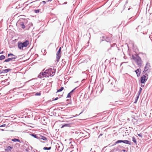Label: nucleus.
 Instances as JSON below:
<instances>
[{"instance_id":"nucleus-39","label":"nucleus","mask_w":152,"mask_h":152,"mask_svg":"<svg viewBox=\"0 0 152 152\" xmlns=\"http://www.w3.org/2000/svg\"><path fill=\"white\" fill-rule=\"evenodd\" d=\"M131 19H132V21H134L135 20V19H134V18H132V17L129 19V20H130Z\"/></svg>"},{"instance_id":"nucleus-15","label":"nucleus","mask_w":152,"mask_h":152,"mask_svg":"<svg viewBox=\"0 0 152 152\" xmlns=\"http://www.w3.org/2000/svg\"><path fill=\"white\" fill-rule=\"evenodd\" d=\"M72 124L71 123L69 124H64V125H63L61 128H64V127H71V126Z\"/></svg>"},{"instance_id":"nucleus-59","label":"nucleus","mask_w":152,"mask_h":152,"mask_svg":"<svg viewBox=\"0 0 152 152\" xmlns=\"http://www.w3.org/2000/svg\"><path fill=\"white\" fill-rule=\"evenodd\" d=\"M42 50H43V49H42V50H41V51H42Z\"/></svg>"},{"instance_id":"nucleus-47","label":"nucleus","mask_w":152,"mask_h":152,"mask_svg":"<svg viewBox=\"0 0 152 152\" xmlns=\"http://www.w3.org/2000/svg\"><path fill=\"white\" fill-rule=\"evenodd\" d=\"M67 2H65L64 3V4H67Z\"/></svg>"},{"instance_id":"nucleus-55","label":"nucleus","mask_w":152,"mask_h":152,"mask_svg":"<svg viewBox=\"0 0 152 152\" xmlns=\"http://www.w3.org/2000/svg\"><path fill=\"white\" fill-rule=\"evenodd\" d=\"M1 130H2V131H4V129H1Z\"/></svg>"},{"instance_id":"nucleus-45","label":"nucleus","mask_w":152,"mask_h":152,"mask_svg":"<svg viewBox=\"0 0 152 152\" xmlns=\"http://www.w3.org/2000/svg\"><path fill=\"white\" fill-rule=\"evenodd\" d=\"M122 151H123V152H125V151H126V150H124V149H123L122 150Z\"/></svg>"},{"instance_id":"nucleus-58","label":"nucleus","mask_w":152,"mask_h":152,"mask_svg":"<svg viewBox=\"0 0 152 152\" xmlns=\"http://www.w3.org/2000/svg\"><path fill=\"white\" fill-rule=\"evenodd\" d=\"M42 50H43V49H42V50H41V51H42Z\"/></svg>"},{"instance_id":"nucleus-8","label":"nucleus","mask_w":152,"mask_h":152,"mask_svg":"<svg viewBox=\"0 0 152 152\" xmlns=\"http://www.w3.org/2000/svg\"><path fill=\"white\" fill-rule=\"evenodd\" d=\"M39 140L42 143H44L45 142L42 141V140H47V138L45 136H42L40 134H39Z\"/></svg>"},{"instance_id":"nucleus-2","label":"nucleus","mask_w":152,"mask_h":152,"mask_svg":"<svg viewBox=\"0 0 152 152\" xmlns=\"http://www.w3.org/2000/svg\"><path fill=\"white\" fill-rule=\"evenodd\" d=\"M132 59L136 62L137 65L139 67H140L142 65V60L141 58L138 55L135 56L133 55L132 56Z\"/></svg>"},{"instance_id":"nucleus-13","label":"nucleus","mask_w":152,"mask_h":152,"mask_svg":"<svg viewBox=\"0 0 152 152\" xmlns=\"http://www.w3.org/2000/svg\"><path fill=\"white\" fill-rule=\"evenodd\" d=\"M141 71V69L140 68L134 71L137 74V76L138 77H139L140 76Z\"/></svg>"},{"instance_id":"nucleus-23","label":"nucleus","mask_w":152,"mask_h":152,"mask_svg":"<svg viewBox=\"0 0 152 152\" xmlns=\"http://www.w3.org/2000/svg\"><path fill=\"white\" fill-rule=\"evenodd\" d=\"M132 141L134 143L136 144H137V142L136 138L134 137H133L132 138Z\"/></svg>"},{"instance_id":"nucleus-20","label":"nucleus","mask_w":152,"mask_h":152,"mask_svg":"<svg viewBox=\"0 0 152 152\" xmlns=\"http://www.w3.org/2000/svg\"><path fill=\"white\" fill-rule=\"evenodd\" d=\"M147 70V69H146L144 68V70L143 71L142 73L143 74H144L146 76H148V75L147 73H149V72H148V71Z\"/></svg>"},{"instance_id":"nucleus-60","label":"nucleus","mask_w":152,"mask_h":152,"mask_svg":"<svg viewBox=\"0 0 152 152\" xmlns=\"http://www.w3.org/2000/svg\"><path fill=\"white\" fill-rule=\"evenodd\" d=\"M42 50H43V49H42V50H41V51H42Z\"/></svg>"},{"instance_id":"nucleus-41","label":"nucleus","mask_w":152,"mask_h":152,"mask_svg":"<svg viewBox=\"0 0 152 152\" xmlns=\"http://www.w3.org/2000/svg\"><path fill=\"white\" fill-rule=\"evenodd\" d=\"M3 73V70H0V74Z\"/></svg>"},{"instance_id":"nucleus-38","label":"nucleus","mask_w":152,"mask_h":152,"mask_svg":"<svg viewBox=\"0 0 152 152\" xmlns=\"http://www.w3.org/2000/svg\"><path fill=\"white\" fill-rule=\"evenodd\" d=\"M58 97H56L54 99H53L52 100L53 101H55L57 100L58 99Z\"/></svg>"},{"instance_id":"nucleus-14","label":"nucleus","mask_w":152,"mask_h":152,"mask_svg":"<svg viewBox=\"0 0 152 152\" xmlns=\"http://www.w3.org/2000/svg\"><path fill=\"white\" fill-rule=\"evenodd\" d=\"M30 135L34 137L39 140V134H37L34 133H31L30 134Z\"/></svg>"},{"instance_id":"nucleus-42","label":"nucleus","mask_w":152,"mask_h":152,"mask_svg":"<svg viewBox=\"0 0 152 152\" xmlns=\"http://www.w3.org/2000/svg\"><path fill=\"white\" fill-rule=\"evenodd\" d=\"M103 135L102 134H100V135L98 136V138L99 137L101 136H102Z\"/></svg>"},{"instance_id":"nucleus-34","label":"nucleus","mask_w":152,"mask_h":152,"mask_svg":"<svg viewBox=\"0 0 152 152\" xmlns=\"http://www.w3.org/2000/svg\"><path fill=\"white\" fill-rule=\"evenodd\" d=\"M10 56H15V55H14L12 53H9L8 55V57H9Z\"/></svg>"},{"instance_id":"nucleus-57","label":"nucleus","mask_w":152,"mask_h":152,"mask_svg":"<svg viewBox=\"0 0 152 152\" xmlns=\"http://www.w3.org/2000/svg\"><path fill=\"white\" fill-rule=\"evenodd\" d=\"M42 50H43V49H42V50H41V51H42Z\"/></svg>"},{"instance_id":"nucleus-52","label":"nucleus","mask_w":152,"mask_h":152,"mask_svg":"<svg viewBox=\"0 0 152 152\" xmlns=\"http://www.w3.org/2000/svg\"><path fill=\"white\" fill-rule=\"evenodd\" d=\"M113 83H111V85H113Z\"/></svg>"},{"instance_id":"nucleus-32","label":"nucleus","mask_w":152,"mask_h":152,"mask_svg":"<svg viewBox=\"0 0 152 152\" xmlns=\"http://www.w3.org/2000/svg\"><path fill=\"white\" fill-rule=\"evenodd\" d=\"M40 10V9H39L38 10H35L34 11L35 13H37L39 12Z\"/></svg>"},{"instance_id":"nucleus-3","label":"nucleus","mask_w":152,"mask_h":152,"mask_svg":"<svg viewBox=\"0 0 152 152\" xmlns=\"http://www.w3.org/2000/svg\"><path fill=\"white\" fill-rule=\"evenodd\" d=\"M45 71L46 72L45 76L47 77H48L49 76L52 77L54 76L55 73L56 69L54 68H49Z\"/></svg>"},{"instance_id":"nucleus-21","label":"nucleus","mask_w":152,"mask_h":152,"mask_svg":"<svg viewBox=\"0 0 152 152\" xmlns=\"http://www.w3.org/2000/svg\"><path fill=\"white\" fill-rule=\"evenodd\" d=\"M11 70V69H4L3 70V73H6L9 72Z\"/></svg>"},{"instance_id":"nucleus-5","label":"nucleus","mask_w":152,"mask_h":152,"mask_svg":"<svg viewBox=\"0 0 152 152\" xmlns=\"http://www.w3.org/2000/svg\"><path fill=\"white\" fill-rule=\"evenodd\" d=\"M148 76L143 75L141 77L140 82L141 84L145 83L148 80Z\"/></svg>"},{"instance_id":"nucleus-29","label":"nucleus","mask_w":152,"mask_h":152,"mask_svg":"<svg viewBox=\"0 0 152 152\" xmlns=\"http://www.w3.org/2000/svg\"><path fill=\"white\" fill-rule=\"evenodd\" d=\"M142 90V88L141 87H140L139 90L137 94V95H138L139 96H140V94L141 93V92Z\"/></svg>"},{"instance_id":"nucleus-49","label":"nucleus","mask_w":152,"mask_h":152,"mask_svg":"<svg viewBox=\"0 0 152 152\" xmlns=\"http://www.w3.org/2000/svg\"><path fill=\"white\" fill-rule=\"evenodd\" d=\"M131 9V8H128V10H129Z\"/></svg>"},{"instance_id":"nucleus-9","label":"nucleus","mask_w":152,"mask_h":152,"mask_svg":"<svg viewBox=\"0 0 152 152\" xmlns=\"http://www.w3.org/2000/svg\"><path fill=\"white\" fill-rule=\"evenodd\" d=\"M46 75V71H45L43 72H41L39 75H38V77L40 78H41L42 77H47L45 76Z\"/></svg>"},{"instance_id":"nucleus-40","label":"nucleus","mask_w":152,"mask_h":152,"mask_svg":"<svg viewBox=\"0 0 152 152\" xmlns=\"http://www.w3.org/2000/svg\"><path fill=\"white\" fill-rule=\"evenodd\" d=\"M42 2L43 4H45L46 3V2L45 1H42Z\"/></svg>"},{"instance_id":"nucleus-54","label":"nucleus","mask_w":152,"mask_h":152,"mask_svg":"<svg viewBox=\"0 0 152 152\" xmlns=\"http://www.w3.org/2000/svg\"><path fill=\"white\" fill-rule=\"evenodd\" d=\"M35 150L36 151H37V150L36 149H35Z\"/></svg>"},{"instance_id":"nucleus-18","label":"nucleus","mask_w":152,"mask_h":152,"mask_svg":"<svg viewBox=\"0 0 152 152\" xmlns=\"http://www.w3.org/2000/svg\"><path fill=\"white\" fill-rule=\"evenodd\" d=\"M85 56L86 58H87V59L83 61V62L84 63H87L88 62V60H90L89 57L88 55H86Z\"/></svg>"},{"instance_id":"nucleus-24","label":"nucleus","mask_w":152,"mask_h":152,"mask_svg":"<svg viewBox=\"0 0 152 152\" xmlns=\"http://www.w3.org/2000/svg\"><path fill=\"white\" fill-rule=\"evenodd\" d=\"M139 96H139L138 95H137V96H136V99H135V101L134 102V103H136L137 102V100H138V99H139Z\"/></svg>"},{"instance_id":"nucleus-16","label":"nucleus","mask_w":152,"mask_h":152,"mask_svg":"<svg viewBox=\"0 0 152 152\" xmlns=\"http://www.w3.org/2000/svg\"><path fill=\"white\" fill-rule=\"evenodd\" d=\"M45 118H46L45 116L43 117L41 120L42 123L44 125H46L47 124V122H45Z\"/></svg>"},{"instance_id":"nucleus-27","label":"nucleus","mask_w":152,"mask_h":152,"mask_svg":"<svg viewBox=\"0 0 152 152\" xmlns=\"http://www.w3.org/2000/svg\"><path fill=\"white\" fill-rule=\"evenodd\" d=\"M62 64H61V65L62 66H64L65 65L66 61L64 59H62Z\"/></svg>"},{"instance_id":"nucleus-28","label":"nucleus","mask_w":152,"mask_h":152,"mask_svg":"<svg viewBox=\"0 0 152 152\" xmlns=\"http://www.w3.org/2000/svg\"><path fill=\"white\" fill-rule=\"evenodd\" d=\"M51 148V146L49 147H44L43 148V149L45 150H50Z\"/></svg>"},{"instance_id":"nucleus-17","label":"nucleus","mask_w":152,"mask_h":152,"mask_svg":"<svg viewBox=\"0 0 152 152\" xmlns=\"http://www.w3.org/2000/svg\"><path fill=\"white\" fill-rule=\"evenodd\" d=\"M12 148V147L10 146H8L7 147V148L5 149V151L7 152L10 151Z\"/></svg>"},{"instance_id":"nucleus-37","label":"nucleus","mask_w":152,"mask_h":152,"mask_svg":"<svg viewBox=\"0 0 152 152\" xmlns=\"http://www.w3.org/2000/svg\"><path fill=\"white\" fill-rule=\"evenodd\" d=\"M6 125L5 124H4L1 125L0 126V127H5L6 126Z\"/></svg>"},{"instance_id":"nucleus-50","label":"nucleus","mask_w":152,"mask_h":152,"mask_svg":"<svg viewBox=\"0 0 152 152\" xmlns=\"http://www.w3.org/2000/svg\"><path fill=\"white\" fill-rule=\"evenodd\" d=\"M72 143V142H69V144H71Z\"/></svg>"},{"instance_id":"nucleus-25","label":"nucleus","mask_w":152,"mask_h":152,"mask_svg":"<svg viewBox=\"0 0 152 152\" xmlns=\"http://www.w3.org/2000/svg\"><path fill=\"white\" fill-rule=\"evenodd\" d=\"M64 89V88L63 87H61L59 89H58L57 90L56 93L61 91Z\"/></svg>"},{"instance_id":"nucleus-44","label":"nucleus","mask_w":152,"mask_h":152,"mask_svg":"<svg viewBox=\"0 0 152 152\" xmlns=\"http://www.w3.org/2000/svg\"><path fill=\"white\" fill-rule=\"evenodd\" d=\"M130 21H129L127 22V23L126 24V25H125V26H126L130 22Z\"/></svg>"},{"instance_id":"nucleus-35","label":"nucleus","mask_w":152,"mask_h":152,"mask_svg":"<svg viewBox=\"0 0 152 152\" xmlns=\"http://www.w3.org/2000/svg\"><path fill=\"white\" fill-rule=\"evenodd\" d=\"M118 143H119V142H117V141L115 142L114 144H113V145H110V146H114L116 144H118Z\"/></svg>"},{"instance_id":"nucleus-48","label":"nucleus","mask_w":152,"mask_h":152,"mask_svg":"<svg viewBox=\"0 0 152 152\" xmlns=\"http://www.w3.org/2000/svg\"><path fill=\"white\" fill-rule=\"evenodd\" d=\"M52 0H48V1H51Z\"/></svg>"},{"instance_id":"nucleus-12","label":"nucleus","mask_w":152,"mask_h":152,"mask_svg":"<svg viewBox=\"0 0 152 152\" xmlns=\"http://www.w3.org/2000/svg\"><path fill=\"white\" fill-rule=\"evenodd\" d=\"M77 87H76L73 90H72L70 92H69L67 94L66 96V98H71V95H72V93L74 92L75 90L76 89Z\"/></svg>"},{"instance_id":"nucleus-33","label":"nucleus","mask_w":152,"mask_h":152,"mask_svg":"<svg viewBox=\"0 0 152 152\" xmlns=\"http://www.w3.org/2000/svg\"><path fill=\"white\" fill-rule=\"evenodd\" d=\"M137 135L141 137V138H142V134L141 133L139 134H137Z\"/></svg>"},{"instance_id":"nucleus-19","label":"nucleus","mask_w":152,"mask_h":152,"mask_svg":"<svg viewBox=\"0 0 152 152\" xmlns=\"http://www.w3.org/2000/svg\"><path fill=\"white\" fill-rule=\"evenodd\" d=\"M105 40L107 42H110L112 41V39L110 37H105Z\"/></svg>"},{"instance_id":"nucleus-1","label":"nucleus","mask_w":152,"mask_h":152,"mask_svg":"<svg viewBox=\"0 0 152 152\" xmlns=\"http://www.w3.org/2000/svg\"><path fill=\"white\" fill-rule=\"evenodd\" d=\"M29 42L28 40H26L23 42L19 41L18 42V45L20 50H23L24 47H27L29 44Z\"/></svg>"},{"instance_id":"nucleus-62","label":"nucleus","mask_w":152,"mask_h":152,"mask_svg":"<svg viewBox=\"0 0 152 152\" xmlns=\"http://www.w3.org/2000/svg\"><path fill=\"white\" fill-rule=\"evenodd\" d=\"M44 50V51H45V50Z\"/></svg>"},{"instance_id":"nucleus-43","label":"nucleus","mask_w":152,"mask_h":152,"mask_svg":"<svg viewBox=\"0 0 152 152\" xmlns=\"http://www.w3.org/2000/svg\"><path fill=\"white\" fill-rule=\"evenodd\" d=\"M4 53V51H2L1 52V51L0 50V54H2Z\"/></svg>"},{"instance_id":"nucleus-56","label":"nucleus","mask_w":152,"mask_h":152,"mask_svg":"<svg viewBox=\"0 0 152 152\" xmlns=\"http://www.w3.org/2000/svg\"><path fill=\"white\" fill-rule=\"evenodd\" d=\"M4 68H7V67H6V66H5V67H4Z\"/></svg>"},{"instance_id":"nucleus-11","label":"nucleus","mask_w":152,"mask_h":152,"mask_svg":"<svg viewBox=\"0 0 152 152\" xmlns=\"http://www.w3.org/2000/svg\"><path fill=\"white\" fill-rule=\"evenodd\" d=\"M151 66L150 65V63L149 62H147L145 64V66L144 67V68L145 69H147V70L148 71V72H150L151 70L150 67Z\"/></svg>"},{"instance_id":"nucleus-7","label":"nucleus","mask_w":152,"mask_h":152,"mask_svg":"<svg viewBox=\"0 0 152 152\" xmlns=\"http://www.w3.org/2000/svg\"><path fill=\"white\" fill-rule=\"evenodd\" d=\"M117 142H119V143L121 142H123L124 143L129 144V145H131L132 143L131 142L129 141L128 140H119L117 141Z\"/></svg>"},{"instance_id":"nucleus-6","label":"nucleus","mask_w":152,"mask_h":152,"mask_svg":"<svg viewBox=\"0 0 152 152\" xmlns=\"http://www.w3.org/2000/svg\"><path fill=\"white\" fill-rule=\"evenodd\" d=\"M61 47H60L58 51L57 52L56 55V61L58 62H59L60 57H61Z\"/></svg>"},{"instance_id":"nucleus-46","label":"nucleus","mask_w":152,"mask_h":152,"mask_svg":"<svg viewBox=\"0 0 152 152\" xmlns=\"http://www.w3.org/2000/svg\"><path fill=\"white\" fill-rule=\"evenodd\" d=\"M144 86V85H141V86L142 87H143Z\"/></svg>"},{"instance_id":"nucleus-61","label":"nucleus","mask_w":152,"mask_h":152,"mask_svg":"<svg viewBox=\"0 0 152 152\" xmlns=\"http://www.w3.org/2000/svg\"><path fill=\"white\" fill-rule=\"evenodd\" d=\"M63 108H62V107H61V109H62Z\"/></svg>"},{"instance_id":"nucleus-53","label":"nucleus","mask_w":152,"mask_h":152,"mask_svg":"<svg viewBox=\"0 0 152 152\" xmlns=\"http://www.w3.org/2000/svg\"><path fill=\"white\" fill-rule=\"evenodd\" d=\"M26 151H28V149H26Z\"/></svg>"},{"instance_id":"nucleus-36","label":"nucleus","mask_w":152,"mask_h":152,"mask_svg":"<svg viewBox=\"0 0 152 152\" xmlns=\"http://www.w3.org/2000/svg\"><path fill=\"white\" fill-rule=\"evenodd\" d=\"M83 111L81 112L79 115H77V114H76L75 116H73L72 117H75L78 116V115H80V114H81V113H83Z\"/></svg>"},{"instance_id":"nucleus-22","label":"nucleus","mask_w":152,"mask_h":152,"mask_svg":"<svg viewBox=\"0 0 152 152\" xmlns=\"http://www.w3.org/2000/svg\"><path fill=\"white\" fill-rule=\"evenodd\" d=\"M11 140L12 141H13L14 142H19L20 143L21 142L20 140L19 139H17L16 138H14V139H12Z\"/></svg>"},{"instance_id":"nucleus-31","label":"nucleus","mask_w":152,"mask_h":152,"mask_svg":"<svg viewBox=\"0 0 152 152\" xmlns=\"http://www.w3.org/2000/svg\"><path fill=\"white\" fill-rule=\"evenodd\" d=\"M41 95V92H39L36 93L35 94V96H40Z\"/></svg>"},{"instance_id":"nucleus-30","label":"nucleus","mask_w":152,"mask_h":152,"mask_svg":"<svg viewBox=\"0 0 152 152\" xmlns=\"http://www.w3.org/2000/svg\"><path fill=\"white\" fill-rule=\"evenodd\" d=\"M105 37L103 36L102 37H100V40L101 41H105Z\"/></svg>"},{"instance_id":"nucleus-10","label":"nucleus","mask_w":152,"mask_h":152,"mask_svg":"<svg viewBox=\"0 0 152 152\" xmlns=\"http://www.w3.org/2000/svg\"><path fill=\"white\" fill-rule=\"evenodd\" d=\"M17 58V56H15L11 58H9L6 59L4 61V62H9L11 61H13V60H15Z\"/></svg>"},{"instance_id":"nucleus-51","label":"nucleus","mask_w":152,"mask_h":152,"mask_svg":"<svg viewBox=\"0 0 152 152\" xmlns=\"http://www.w3.org/2000/svg\"><path fill=\"white\" fill-rule=\"evenodd\" d=\"M127 47H128V50H129V46H128V45H127Z\"/></svg>"},{"instance_id":"nucleus-63","label":"nucleus","mask_w":152,"mask_h":152,"mask_svg":"<svg viewBox=\"0 0 152 152\" xmlns=\"http://www.w3.org/2000/svg\"><path fill=\"white\" fill-rule=\"evenodd\" d=\"M9 139H7V140H9Z\"/></svg>"},{"instance_id":"nucleus-26","label":"nucleus","mask_w":152,"mask_h":152,"mask_svg":"<svg viewBox=\"0 0 152 152\" xmlns=\"http://www.w3.org/2000/svg\"><path fill=\"white\" fill-rule=\"evenodd\" d=\"M5 58V57L3 55H1L0 56V61L4 59Z\"/></svg>"},{"instance_id":"nucleus-4","label":"nucleus","mask_w":152,"mask_h":152,"mask_svg":"<svg viewBox=\"0 0 152 152\" xmlns=\"http://www.w3.org/2000/svg\"><path fill=\"white\" fill-rule=\"evenodd\" d=\"M28 21L26 19H23L22 20H20L18 21V24H19V25L23 29L25 28V24H26V23Z\"/></svg>"}]
</instances>
